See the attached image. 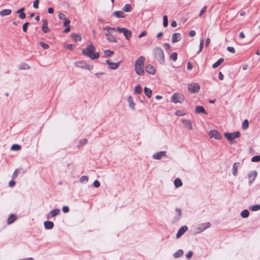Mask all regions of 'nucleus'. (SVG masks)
I'll use <instances>...</instances> for the list:
<instances>
[{
  "label": "nucleus",
  "instance_id": "nucleus-11",
  "mask_svg": "<svg viewBox=\"0 0 260 260\" xmlns=\"http://www.w3.org/2000/svg\"><path fill=\"white\" fill-rule=\"evenodd\" d=\"M167 152L165 151H161L158 152H156L153 154L152 157L154 159H160L162 157L166 156L167 157L166 155Z\"/></svg>",
  "mask_w": 260,
  "mask_h": 260
},
{
  "label": "nucleus",
  "instance_id": "nucleus-41",
  "mask_svg": "<svg viewBox=\"0 0 260 260\" xmlns=\"http://www.w3.org/2000/svg\"><path fill=\"white\" fill-rule=\"evenodd\" d=\"M21 149V146L18 144H13L11 148L12 150L18 151Z\"/></svg>",
  "mask_w": 260,
  "mask_h": 260
},
{
  "label": "nucleus",
  "instance_id": "nucleus-25",
  "mask_svg": "<svg viewBox=\"0 0 260 260\" xmlns=\"http://www.w3.org/2000/svg\"><path fill=\"white\" fill-rule=\"evenodd\" d=\"M16 218H17V217L15 215H14V214L10 215L7 219L8 224H12L13 222H14L15 221Z\"/></svg>",
  "mask_w": 260,
  "mask_h": 260
},
{
  "label": "nucleus",
  "instance_id": "nucleus-29",
  "mask_svg": "<svg viewBox=\"0 0 260 260\" xmlns=\"http://www.w3.org/2000/svg\"><path fill=\"white\" fill-rule=\"evenodd\" d=\"M152 90L147 87H145L144 88V92H145V94H146V95L147 96V97L148 98H150L151 97V95H152Z\"/></svg>",
  "mask_w": 260,
  "mask_h": 260
},
{
  "label": "nucleus",
  "instance_id": "nucleus-14",
  "mask_svg": "<svg viewBox=\"0 0 260 260\" xmlns=\"http://www.w3.org/2000/svg\"><path fill=\"white\" fill-rule=\"evenodd\" d=\"M187 229L188 227L186 225H183L182 227H181L177 232V233L176 234V238H180L182 235H183L184 234V233L187 230Z\"/></svg>",
  "mask_w": 260,
  "mask_h": 260
},
{
  "label": "nucleus",
  "instance_id": "nucleus-63",
  "mask_svg": "<svg viewBox=\"0 0 260 260\" xmlns=\"http://www.w3.org/2000/svg\"><path fill=\"white\" fill-rule=\"evenodd\" d=\"M147 35V32L144 30V31H143L139 36H138V38H141L145 36H146Z\"/></svg>",
  "mask_w": 260,
  "mask_h": 260
},
{
  "label": "nucleus",
  "instance_id": "nucleus-33",
  "mask_svg": "<svg viewBox=\"0 0 260 260\" xmlns=\"http://www.w3.org/2000/svg\"><path fill=\"white\" fill-rule=\"evenodd\" d=\"M132 7L130 4H126L123 7L122 10L126 12H129L132 11Z\"/></svg>",
  "mask_w": 260,
  "mask_h": 260
},
{
  "label": "nucleus",
  "instance_id": "nucleus-10",
  "mask_svg": "<svg viewBox=\"0 0 260 260\" xmlns=\"http://www.w3.org/2000/svg\"><path fill=\"white\" fill-rule=\"evenodd\" d=\"M181 121L185 128L191 130L192 129V125L190 120L185 118H182Z\"/></svg>",
  "mask_w": 260,
  "mask_h": 260
},
{
  "label": "nucleus",
  "instance_id": "nucleus-28",
  "mask_svg": "<svg viewBox=\"0 0 260 260\" xmlns=\"http://www.w3.org/2000/svg\"><path fill=\"white\" fill-rule=\"evenodd\" d=\"M71 37L75 42L80 41L81 40V39H82V38L80 36V35H78V34H71Z\"/></svg>",
  "mask_w": 260,
  "mask_h": 260
},
{
  "label": "nucleus",
  "instance_id": "nucleus-17",
  "mask_svg": "<svg viewBox=\"0 0 260 260\" xmlns=\"http://www.w3.org/2000/svg\"><path fill=\"white\" fill-rule=\"evenodd\" d=\"M44 227L46 229L50 230L54 226V223L51 221H46L44 223Z\"/></svg>",
  "mask_w": 260,
  "mask_h": 260
},
{
  "label": "nucleus",
  "instance_id": "nucleus-12",
  "mask_svg": "<svg viewBox=\"0 0 260 260\" xmlns=\"http://www.w3.org/2000/svg\"><path fill=\"white\" fill-rule=\"evenodd\" d=\"M60 210L59 209H55L50 211L46 215L47 219H50L53 217H54L59 214Z\"/></svg>",
  "mask_w": 260,
  "mask_h": 260
},
{
  "label": "nucleus",
  "instance_id": "nucleus-46",
  "mask_svg": "<svg viewBox=\"0 0 260 260\" xmlns=\"http://www.w3.org/2000/svg\"><path fill=\"white\" fill-rule=\"evenodd\" d=\"M170 58L174 61H176L177 59V53L176 52L172 53L170 56Z\"/></svg>",
  "mask_w": 260,
  "mask_h": 260
},
{
  "label": "nucleus",
  "instance_id": "nucleus-45",
  "mask_svg": "<svg viewBox=\"0 0 260 260\" xmlns=\"http://www.w3.org/2000/svg\"><path fill=\"white\" fill-rule=\"evenodd\" d=\"M87 143V140L86 139H83L80 140L79 141L80 145L77 146V147L79 148L80 146L84 145L86 144Z\"/></svg>",
  "mask_w": 260,
  "mask_h": 260
},
{
  "label": "nucleus",
  "instance_id": "nucleus-19",
  "mask_svg": "<svg viewBox=\"0 0 260 260\" xmlns=\"http://www.w3.org/2000/svg\"><path fill=\"white\" fill-rule=\"evenodd\" d=\"M146 71L152 75H154L155 72L154 67L151 64H148L146 67Z\"/></svg>",
  "mask_w": 260,
  "mask_h": 260
},
{
  "label": "nucleus",
  "instance_id": "nucleus-6",
  "mask_svg": "<svg viewBox=\"0 0 260 260\" xmlns=\"http://www.w3.org/2000/svg\"><path fill=\"white\" fill-rule=\"evenodd\" d=\"M188 90L191 93H198L200 89V86L198 83H193L188 85L187 87Z\"/></svg>",
  "mask_w": 260,
  "mask_h": 260
},
{
  "label": "nucleus",
  "instance_id": "nucleus-24",
  "mask_svg": "<svg viewBox=\"0 0 260 260\" xmlns=\"http://www.w3.org/2000/svg\"><path fill=\"white\" fill-rule=\"evenodd\" d=\"M196 112L197 113H203L207 114V112L205 110L204 108L201 106H198L196 108Z\"/></svg>",
  "mask_w": 260,
  "mask_h": 260
},
{
  "label": "nucleus",
  "instance_id": "nucleus-62",
  "mask_svg": "<svg viewBox=\"0 0 260 260\" xmlns=\"http://www.w3.org/2000/svg\"><path fill=\"white\" fill-rule=\"evenodd\" d=\"M16 182L14 180H11L9 183V185L10 187H13L15 185Z\"/></svg>",
  "mask_w": 260,
  "mask_h": 260
},
{
  "label": "nucleus",
  "instance_id": "nucleus-53",
  "mask_svg": "<svg viewBox=\"0 0 260 260\" xmlns=\"http://www.w3.org/2000/svg\"><path fill=\"white\" fill-rule=\"evenodd\" d=\"M93 184L95 188H98L100 186V182L98 180H96L93 182Z\"/></svg>",
  "mask_w": 260,
  "mask_h": 260
},
{
  "label": "nucleus",
  "instance_id": "nucleus-59",
  "mask_svg": "<svg viewBox=\"0 0 260 260\" xmlns=\"http://www.w3.org/2000/svg\"><path fill=\"white\" fill-rule=\"evenodd\" d=\"M227 50L232 53H234L235 52V48L233 47H228Z\"/></svg>",
  "mask_w": 260,
  "mask_h": 260
},
{
  "label": "nucleus",
  "instance_id": "nucleus-61",
  "mask_svg": "<svg viewBox=\"0 0 260 260\" xmlns=\"http://www.w3.org/2000/svg\"><path fill=\"white\" fill-rule=\"evenodd\" d=\"M19 172V171L18 170H16L14 171V173H13V175H12V178H13V179H15V178L17 177V175H18V173Z\"/></svg>",
  "mask_w": 260,
  "mask_h": 260
},
{
  "label": "nucleus",
  "instance_id": "nucleus-39",
  "mask_svg": "<svg viewBox=\"0 0 260 260\" xmlns=\"http://www.w3.org/2000/svg\"><path fill=\"white\" fill-rule=\"evenodd\" d=\"M142 90L140 85H137L135 88V92L136 93L140 94L142 93Z\"/></svg>",
  "mask_w": 260,
  "mask_h": 260
},
{
  "label": "nucleus",
  "instance_id": "nucleus-31",
  "mask_svg": "<svg viewBox=\"0 0 260 260\" xmlns=\"http://www.w3.org/2000/svg\"><path fill=\"white\" fill-rule=\"evenodd\" d=\"M183 254V251L181 249H179L173 254V256L175 258H177L180 257Z\"/></svg>",
  "mask_w": 260,
  "mask_h": 260
},
{
  "label": "nucleus",
  "instance_id": "nucleus-57",
  "mask_svg": "<svg viewBox=\"0 0 260 260\" xmlns=\"http://www.w3.org/2000/svg\"><path fill=\"white\" fill-rule=\"evenodd\" d=\"M192 252L191 251H189L186 254V257L187 259H190L192 256Z\"/></svg>",
  "mask_w": 260,
  "mask_h": 260
},
{
  "label": "nucleus",
  "instance_id": "nucleus-54",
  "mask_svg": "<svg viewBox=\"0 0 260 260\" xmlns=\"http://www.w3.org/2000/svg\"><path fill=\"white\" fill-rule=\"evenodd\" d=\"M39 3V0H35L34 2V4H33V7L35 9H38V4Z\"/></svg>",
  "mask_w": 260,
  "mask_h": 260
},
{
  "label": "nucleus",
  "instance_id": "nucleus-32",
  "mask_svg": "<svg viewBox=\"0 0 260 260\" xmlns=\"http://www.w3.org/2000/svg\"><path fill=\"white\" fill-rule=\"evenodd\" d=\"M174 183L176 188L181 187L182 185V182L179 178H176L175 179Z\"/></svg>",
  "mask_w": 260,
  "mask_h": 260
},
{
  "label": "nucleus",
  "instance_id": "nucleus-44",
  "mask_svg": "<svg viewBox=\"0 0 260 260\" xmlns=\"http://www.w3.org/2000/svg\"><path fill=\"white\" fill-rule=\"evenodd\" d=\"M204 43V40L203 39L200 40L199 50L198 51L197 54H199L202 50Z\"/></svg>",
  "mask_w": 260,
  "mask_h": 260
},
{
  "label": "nucleus",
  "instance_id": "nucleus-60",
  "mask_svg": "<svg viewBox=\"0 0 260 260\" xmlns=\"http://www.w3.org/2000/svg\"><path fill=\"white\" fill-rule=\"evenodd\" d=\"M192 68H193V66H192V63H191L190 62H188L187 64V70L190 71L192 69Z\"/></svg>",
  "mask_w": 260,
  "mask_h": 260
},
{
  "label": "nucleus",
  "instance_id": "nucleus-50",
  "mask_svg": "<svg viewBox=\"0 0 260 260\" xmlns=\"http://www.w3.org/2000/svg\"><path fill=\"white\" fill-rule=\"evenodd\" d=\"M93 66L92 65H89L86 63H85V64H84V69H86L89 71H90L93 69Z\"/></svg>",
  "mask_w": 260,
  "mask_h": 260
},
{
  "label": "nucleus",
  "instance_id": "nucleus-3",
  "mask_svg": "<svg viewBox=\"0 0 260 260\" xmlns=\"http://www.w3.org/2000/svg\"><path fill=\"white\" fill-rule=\"evenodd\" d=\"M153 54L154 57L157 59L160 64H165V59L164 52L161 48L158 47L154 48L153 50Z\"/></svg>",
  "mask_w": 260,
  "mask_h": 260
},
{
  "label": "nucleus",
  "instance_id": "nucleus-40",
  "mask_svg": "<svg viewBox=\"0 0 260 260\" xmlns=\"http://www.w3.org/2000/svg\"><path fill=\"white\" fill-rule=\"evenodd\" d=\"M104 54L107 57H109L114 54V52L110 50H106L104 51Z\"/></svg>",
  "mask_w": 260,
  "mask_h": 260
},
{
  "label": "nucleus",
  "instance_id": "nucleus-47",
  "mask_svg": "<svg viewBox=\"0 0 260 260\" xmlns=\"http://www.w3.org/2000/svg\"><path fill=\"white\" fill-rule=\"evenodd\" d=\"M251 160L252 162H258L260 161V155H255L253 156Z\"/></svg>",
  "mask_w": 260,
  "mask_h": 260
},
{
  "label": "nucleus",
  "instance_id": "nucleus-55",
  "mask_svg": "<svg viewBox=\"0 0 260 260\" xmlns=\"http://www.w3.org/2000/svg\"><path fill=\"white\" fill-rule=\"evenodd\" d=\"M206 9H207V7L206 6H204L202 8V10L201 11L200 13L199 14V16H201L203 14H204L206 12Z\"/></svg>",
  "mask_w": 260,
  "mask_h": 260
},
{
  "label": "nucleus",
  "instance_id": "nucleus-36",
  "mask_svg": "<svg viewBox=\"0 0 260 260\" xmlns=\"http://www.w3.org/2000/svg\"><path fill=\"white\" fill-rule=\"evenodd\" d=\"M248 126H249L248 120L247 119L244 120L243 122L242 125V128L243 129L245 130L248 128Z\"/></svg>",
  "mask_w": 260,
  "mask_h": 260
},
{
  "label": "nucleus",
  "instance_id": "nucleus-64",
  "mask_svg": "<svg viewBox=\"0 0 260 260\" xmlns=\"http://www.w3.org/2000/svg\"><path fill=\"white\" fill-rule=\"evenodd\" d=\"M164 46L166 50H169L171 48V46H170V44L168 43H165L164 44Z\"/></svg>",
  "mask_w": 260,
  "mask_h": 260
},
{
  "label": "nucleus",
  "instance_id": "nucleus-34",
  "mask_svg": "<svg viewBox=\"0 0 260 260\" xmlns=\"http://www.w3.org/2000/svg\"><path fill=\"white\" fill-rule=\"evenodd\" d=\"M241 217L243 218H247L249 215V212L248 210H243L240 213Z\"/></svg>",
  "mask_w": 260,
  "mask_h": 260
},
{
  "label": "nucleus",
  "instance_id": "nucleus-35",
  "mask_svg": "<svg viewBox=\"0 0 260 260\" xmlns=\"http://www.w3.org/2000/svg\"><path fill=\"white\" fill-rule=\"evenodd\" d=\"M85 62L82 61H78L75 62V66L77 68L84 69Z\"/></svg>",
  "mask_w": 260,
  "mask_h": 260
},
{
  "label": "nucleus",
  "instance_id": "nucleus-48",
  "mask_svg": "<svg viewBox=\"0 0 260 260\" xmlns=\"http://www.w3.org/2000/svg\"><path fill=\"white\" fill-rule=\"evenodd\" d=\"M39 45L45 49H47L49 47V45L43 42H40L39 43Z\"/></svg>",
  "mask_w": 260,
  "mask_h": 260
},
{
  "label": "nucleus",
  "instance_id": "nucleus-9",
  "mask_svg": "<svg viewBox=\"0 0 260 260\" xmlns=\"http://www.w3.org/2000/svg\"><path fill=\"white\" fill-rule=\"evenodd\" d=\"M257 172L255 170L250 171L248 174V178L249 179V184L252 183L257 176Z\"/></svg>",
  "mask_w": 260,
  "mask_h": 260
},
{
  "label": "nucleus",
  "instance_id": "nucleus-51",
  "mask_svg": "<svg viewBox=\"0 0 260 260\" xmlns=\"http://www.w3.org/2000/svg\"><path fill=\"white\" fill-rule=\"evenodd\" d=\"M103 29L104 30H107L108 33L107 34H110V31L111 30H114L115 29L113 27H108V26H106Z\"/></svg>",
  "mask_w": 260,
  "mask_h": 260
},
{
  "label": "nucleus",
  "instance_id": "nucleus-4",
  "mask_svg": "<svg viewBox=\"0 0 260 260\" xmlns=\"http://www.w3.org/2000/svg\"><path fill=\"white\" fill-rule=\"evenodd\" d=\"M224 136L229 142H232L234 139L239 138L241 133L239 131L233 133H225Z\"/></svg>",
  "mask_w": 260,
  "mask_h": 260
},
{
  "label": "nucleus",
  "instance_id": "nucleus-52",
  "mask_svg": "<svg viewBox=\"0 0 260 260\" xmlns=\"http://www.w3.org/2000/svg\"><path fill=\"white\" fill-rule=\"evenodd\" d=\"M28 25H29L28 22H25V23L23 24V26H22V29L24 32H26L27 31V26Z\"/></svg>",
  "mask_w": 260,
  "mask_h": 260
},
{
  "label": "nucleus",
  "instance_id": "nucleus-26",
  "mask_svg": "<svg viewBox=\"0 0 260 260\" xmlns=\"http://www.w3.org/2000/svg\"><path fill=\"white\" fill-rule=\"evenodd\" d=\"M113 15L114 16H115V17H116L117 18H124V15L123 12L122 11H115L113 13Z\"/></svg>",
  "mask_w": 260,
  "mask_h": 260
},
{
  "label": "nucleus",
  "instance_id": "nucleus-15",
  "mask_svg": "<svg viewBox=\"0 0 260 260\" xmlns=\"http://www.w3.org/2000/svg\"><path fill=\"white\" fill-rule=\"evenodd\" d=\"M106 62L107 64L109 66V68L111 70L116 69L120 64V61L115 63L111 62L109 60H106Z\"/></svg>",
  "mask_w": 260,
  "mask_h": 260
},
{
  "label": "nucleus",
  "instance_id": "nucleus-5",
  "mask_svg": "<svg viewBox=\"0 0 260 260\" xmlns=\"http://www.w3.org/2000/svg\"><path fill=\"white\" fill-rule=\"evenodd\" d=\"M210 226L211 223L209 222L199 224L196 228V233L199 234L210 227Z\"/></svg>",
  "mask_w": 260,
  "mask_h": 260
},
{
  "label": "nucleus",
  "instance_id": "nucleus-20",
  "mask_svg": "<svg viewBox=\"0 0 260 260\" xmlns=\"http://www.w3.org/2000/svg\"><path fill=\"white\" fill-rule=\"evenodd\" d=\"M128 102L129 107L133 110H135V104L133 102V97L131 95H129L127 99Z\"/></svg>",
  "mask_w": 260,
  "mask_h": 260
},
{
  "label": "nucleus",
  "instance_id": "nucleus-21",
  "mask_svg": "<svg viewBox=\"0 0 260 260\" xmlns=\"http://www.w3.org/2000/svg\"><path fill=\"white\" fill-rule=\"evenodd\" d=\"M12 12V10L9 9H6L0 11V16L4 17L10 15Z\"/></svg>",
  "mask_w": 260,
  "mask_h": 260
},
{
  "label": "nucleus",
  "instance_id": "nucleus-42",
  "mask_svg": "<svg viewBox=\"0 0 260 260\" xmlns=\"http://www.w3.org/2000/svg\"><path fill=\"white\" fill-rule=\"evenodd\" d=\"M88 180V177L87 176H82L80 177L79 179V182L80 183H83L84 182H86Z\"/></svg>",
  "mask_w": 260,
  "mask_h": 260
},
{
  "label": "nucleus",
  "instance_id": "nucleus-18",
  "mask_svg": "<svg viewBox=\"0 0 260 260\" xmlns=\"http://www.w3.org/2000/svg\"><path fill=\"white\" fill-rule=\"evenodd\" d=\"M24 10H25V9L24 8H22L20 9H19L16 11V13L19 14V18H20L21 19H24L26 17V15L23 12Z\"/></svg>",
  "mask_w": 260,
  "mask_h": 260
},
{
  "label": "nucleus",
  "instance_id": "nucleus-7",
  "mask_svg": "<svg viewBox=\"0 0 260 260\" xmlns=\"http://www.w3.org/2000/svg\"><path fill=\"white\" fill-rule=\"evenodd\" d=\"M183 100V95L178 93H174L171 97V101L176 104L178 103H181Z\"/></svg>",
  "mask_w": 260,
  "mask_h": 260
},
{
  "label": "nucleus",
  "instance_id": "nucleus-43",
  "mask_svg": "<svg viewBox=\"0 0 260 260\" xmlns=\"http://www.w3.org/2000/svg\"><path fill=\"white\" fill-rule=\"evenodd\" d=\"M168 25V17L166 15L164 16L163 17V26L164 27H167Z\"/></svg>",
  "mask_w": 260,
  "mask_h": 260
},
{
  "label": "nucleus",
  "instance_id": "nucleus-30",
  "mask_svg": "<svg viewBox=\"0 0 260 260\" xmlns=\"http://www.w3.org/2000/svg\"><path fill=\"white\" fill-rule=\"evenodd\" d=\"M224 61V59L222 58H220L216 62L213 64L212 67L213 68H216L218 66H219Z\"/></svg>",
  "mask_w": 260,
  "mask_h": 260
},
{
  "label": "nucleus",
  "instance_id": "nucleus-38",
  "mask_svg": "<svg viewBox=\"0 0 260 260\" xmlns=\"http://www.w3.org/2000/svg\"><path fill=\"white\" fill-rule=\"evenodd\" d=\"M249 209L253 211H256L260 210V205H255L249 207Z\"/></svg>",
  "mask_w": 260,
  "mask_h": 260
},
{
  "label": "nucleus",
  "instance_id": "nucleus-16",
  "mask_svg": "<svg viewBox=\"0 0 260 260\" xmlns=\"http://www.w3.org/2000/svg\"><path fill=\"white\" fill-rule=\"evenodd\" d=\"M43 21V25L42 27V31L44 33H47L49 32V28L48 27V21L46 19H43L42 20Z\"/></svg>",
  "mask_w": 260,
  "mask_h": 260
},
{
  "label": "nucleus",
  "instance_id": "nucleus-37",
  "mask_svg": "<svg viewBox=\"0 0 260 260\" xmlns=\"http://www.w3.org/2000/svg\"><path fill=\"white\" fill-rule=\"evenodd\" d=\"M19 69L20 70H29L30 69V67L26 63H23L19 66Z\"/></svg>",
  "mask_w": 260,
  "mask_h": 260
},
{
  "label": "nucleus",
  "instance_id": "nucleus-22",
  "mask_svg": "<svg viewBox=\"0 0 260 260\" xmlns=\"http://www.w3.org/2000/svg\"><path fill=\"white\" fill-rule=\"evenodd\" d=\"M106 36L107 39L111 43H116L117 42V40L114 36L110 34H106Z\"/></svg>",
  "mask_w": 260,
  "mask_h": 260
},
{
  "label": "nucleus",
  "instance_id": "nucleus-13",
  "mask_svg": "<svg viewBox=\"0 0 260 260\" xmlns=\"http://www.w3.org/2000/svg\"><path fill=\"white\" fill-rule=\"evenodd\" d=\"M209 135L211 137H213L217 140H220L222 138L220 133L216 130L210 131Z\"/></svg>",
  "mask_w": 260,
  "mask_h": 260
},
{
  "label": "nucleus",
  "instance_id": "nucleus-56",
  "mask_svg": "<svg viewBox=\"0 0 260 260\" xmlns=\"http://www.w3.org/2000/svg\"><path fill=\"white\" fill-rule=\"evenodd\" d=\"M62 210L65 213H68L69 211V208L68 206H64L62 207Z\"/></svg>",
  "mask_w": 260,
  "mask_h": 260
},
{
  "label": "nucleus",
  "instance_id": "nucleus-27",
  "mask_svg": "<svg viewBox=\"0 0 260 260\" xmlns=\"http://www.w3.org/2000/svg\"><path fill=\"white\" fill-rule=\"evenodd\" d=\"M239 162H235L233 166V174L234 176H236L237 175L238 168L239 166Z\"/></svg>",
  "mask_w": 260,
  "mask_h": 260
},
{
  "label": "nucleus",
  "instance_id": "nucleus-8",
  "mask_svg": "<svg viewBox=\"0 0 260 260\" xmlns=\"http://www.w3.org/2000/svg\"><path fill=\"white\" fill-rule=\"evenodd\" d=\"M117 30L118 32L123 33L127 40H130L132 37V32L131 30L126 29L125 27H117Z\"/></svg>",
  "mask_w": 260,
  "mask_h": 260
},
{
  "label": "nucleus",
  "instance_id": "nucleus-49",
  "mask_svg": "<svg viewBox=\"0 0 260 260\" xmlns=\"http://www.w3.org/2000/svg\"><path fill=\"white\" fill-rule=\"evenodd\" d=\"M175 114L177 116H182L185 115V113L182 110H177L175 112Z\"/></svg>",
  "mask_w": 260,
  "mask_h": 260
},
{
  "label": "nucleus",
  "instance_id": "nucleus-58",
  "mask_svg": "<svg viewBox=\"0 0 260 260\" xmlns=\"http://www.w3.org/2000/svg\"><path fill=\"white\" fill-rule=\"evenodd\" d=\"M58 17L60 19H63V20H64V19H65L66 18L65 15L63 14L62 13H60L58 14Z\"/></svg>",
  "mask_w": 260,
  "mask_h": 260
},
{
  "label": "nucleus",
  "instance_id": "nucleus-1",
  "mask_svg": "<svg viewBox=\"0 0 260 260\" xmlns=\"http://www.w3.org/2000/svg\"><path fill=\"white\" fill-rule=\"evenodd\" d=\"M95 47L92 45H88L82 50V53L91 59L94 60L99 58L100 54L98 52H95Z\"/></svg>",
  "mask_w": 260,
  "mask_h": 260
},
{
  "label": "nucleus",
  "instance_id": "nucleus-23",
  "mask_svg": "<svg viewBox=\"0 0 260 260\" xmlns=\"http://www.w3.org/2000/svg\"><path fill=\"white\" fill-rule=\"evenodd\" d=\"M180 39V34L179 33H174L172 38V41L173 43L178 42Z\"/></svg>",
  "mask_w": 260,
  "mask_h": 260
},
{
  "label": "nucleus",
  "instance_id": "nucleus-2",
  "mask_svg": "<svg viewBox=\"0 0 260 260\" xmlns=\"http://www.w3.org/2000/svg\"><path fill=\"white\" fill-rule=\"evenodd\" d=\"M145 58L143 56H140L135 61V68L136 73L139 75H143L144 74V63Z\"/></svg>",
  "mask_w": 260,
  "mask_h": 260
}]
</instances>
